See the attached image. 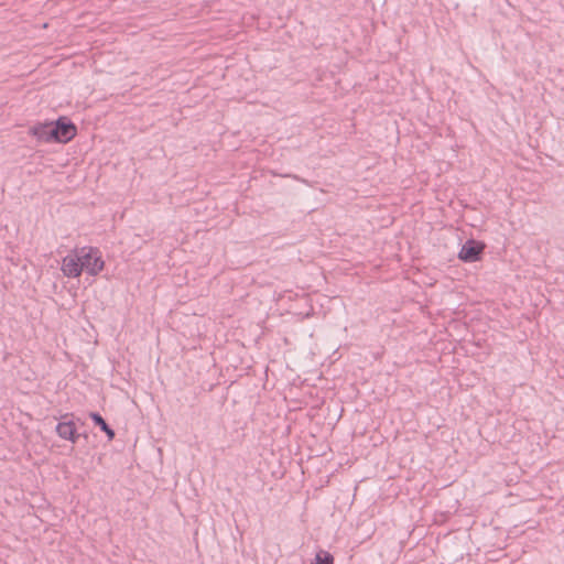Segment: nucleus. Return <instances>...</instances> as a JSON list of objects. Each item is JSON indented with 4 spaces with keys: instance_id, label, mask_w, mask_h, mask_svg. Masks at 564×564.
Listing matches in <instances>:
<instances>
[{
    "instance_id": "39448f33",
    "label": "nucleus",
    "mask_w": 564,
    "mask_h": 564,
    "mask_svg": "<svg viewBox=\"0 0 564 564\" xmlns=\"http://www.w3.org/2000/svg\"><path fill=\"white\" fill-rule=\"evenodd\" d=\"M32 134L35 135L40 141H56L55 123H43L32 128Z\"/></svg>"
},
{
    "instance_id": "6e6552de",
    "label": "nucleus",
    "mask_w": 564,
    "mask_h": 564,
    "mask_svg": "<svg viewBox=\"0 0 564 564\" xmlns=\"http://www.w3.org/2000/svg\"><path fill=\"white\" fill-rule=\"evenodd\" d=\"M312 564H334V557L327 551H319L315 556V561Z\"/></svg>"
},
{
    "instance_id": "f03ea898",
    "label": "nucleus",
    "mask_w": 564,
    "mask_h": 564,
    "mask_svg": "<svg viewBox=\"0 0 564 564\" xmlns=\"http://www.w3.org/2000/svg\"><path fill=\"white\" fill-rule=\"evenodd\" d=\"M83 269L90 275H97L104 270L105 262L97 249L82 248Z\"/></svg>"
},
{
    "instance_id": "7ed1b4c3",
    "label": "nucleus",
    "mask_w": 564,
    "mask_h": 564,
    "mask_svg": "<svg viewBox=\"0 0 564 564\" xmlns=\"http://www.w3.org/2000/svg\"><path fill=\"white\" fill-rule=\"evenodd\" d=\"M485 245L475 240L466 241L459 253L458 258L464 262H475L479 260V256L482 252Z\"/></svg>"
},
{
    "instance_id": "0eeeda50",
    "label": "nucleus",
    "mask_w": 564,
    "mask_h": 564,
    "mask_svg": "<svg viewBox=\"0 0 564 564\" xmlns=\"http://www.w3.org/2000/svg\"><path fill=\"white\" fill-rule=\"evenodd\" d=\"M90 417L107 434L109 440L115 437V432L107 425L105 420L98 413H90Z\"/></svg>"
},
{
    "instance_id": "20e7f679",
    "label": "nucleus",
    "mask_w": 564,
    "mask_h": 564,
    "mask_svg": "<svg viewBox=\"0 0 564 564\" xmlns=\"http://www.w3.org/2000/svg\"><path fill=\"white\" fill-rule=\"evenodd\" d=\"M56 141L68 142L76 134V127L65 119H58L55 123Z\"/></svg>"
},
{
    "instance_id": "f257e3e1",
    "label": "nucleus",
    "mask_w": 564,
    "mask_h": 564,
    "mask_svg": "<svg viewBox=\"0 0 564 564\" xmlns=\"http://www.w3.org/2000/svg\"><path fill=\"white\" fill-rule=\"evenodd\" d=\"M61 270L67 278H78L84 271L82 249H76L64 257Z\"/></svg>"
},
{
    "instance_id": "423d86ee",
    "label": "nucleus",
    "mask_w": 564,
    "mask_h": 564,
    "mask_svg": "<svg viewBox=\"0 0 564 564\" xmlns=\"http://www.w3.org/2000/svg\"><path fill=\"white\" fill-rule=\"evenodd\" d=\"M57 435L63 438L76 443L78 438L77 429L73 421L59 422L56 426Z\"/></svg>"
}]
</instances>
